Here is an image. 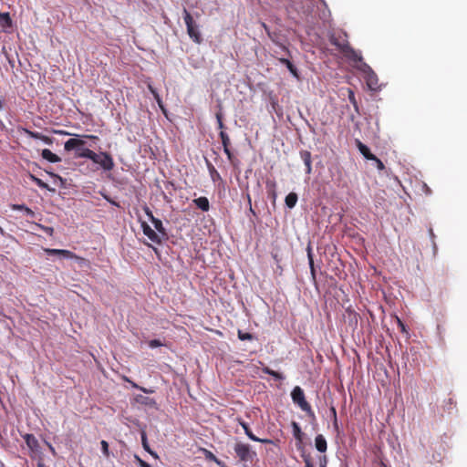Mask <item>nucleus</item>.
Instances as JSON below:
<instances>
[{
	"label": "nucleus",
	"mask_w": 467,
	"mask_h": 467,
	"mask_svg": "<svg viewBox=\"0 0 467 467\" xmlns=\"http://www.w3.org/2000/svg\"><path fill=\"white\" fill-rule=\"evenodd\" d=\"M193 203L202 211L208 212L210 209L209 200L206 197H199L194 199Z\"/></svg>",
	"instance_id": "obj_16"
},
{
	"label": "nucleus",
	"mask_w": 467,
	"mask_h": 467,
	"mask_svg": "<svg viewBox=\"0 0 467 467\" xmlns=\"http://www.w3.org/2000/svg\"><path fill=\"white\" fill-rule=\"evenodd\" d=\"M397 323H398V326L400 328L401 332L408 333L406 326L399 317H397Z\"/></svg>",
	"instance_id": "obj_39"
},
{
	"label": "nucleus",
	"mask_w": 467,
	"mask_h": 467,
	"mask_svg": "<svg viewBox=\"0 0 467 467\" xmlns=\"http://www.w3.org/2000/svg\"><path fill=\"white\" fill-rule=\"evenodd\" d=\"M306 251H307V258H308V263H309L310 274H311L312 279L316 280V269H315V265H314V259H313V254H312L311 247L308 246Z\"/></svg>",
	"instance_id": "obj_20"
},
{
	"label": "nucleus",
	"mask_w": 467,
	"mask_h": 467,
	"mask_svg": "<svg viewBox=\"0 0 467 467\" xmlns=\"http://www.w3.org/2000/svg\"><path fill=\"white\" fill-rule=\"evenodd\" d=\"M326 465H327V458H326V456H324L320 459V467H326Z\"/></svg>",
	"instance_id": "obj_48"
},
{
	"label": "nucleus",
	"mask_w": 467,
	"mask_h": 467,
	"mask_svg": "<svg viewBox=\"0 0 467 467\" xmlns=\"http://www.w3.org/2000/svg\"><path fill=\"white\" fill-rule=\"evenodd\" d=\"M315 446L320 452H325L327 449V443L325 437L322 434H318L315 439Z\"/></svg>",
	"instance_id": "obj_15"
},
{
	"label": "nucleus",
	"mask_w": 467,
	"mask_h": 467,
	"mask_svg": "<svg viewBox=\"0 0 467 467\" xmlns=\"http://www.w3.org/2000/svg\"><path fill=\"white\" fill-rule=\"evenodd\" d=\"M356 145L359 150V152L367 159V160H376V156L370 152V150L367 145L362 143L360 140H356Z\"/></svg>",
	"instance_id": "obj_14"
},
{
	"label": "nucleus",
	"mask_w": 467,
	"mask_h": 467,
	"mask_svg": "<svg viewBox=\"0 0 467 467\" xmlns=\"http://www.w3.org/2000/svg\"><path fill=\"white\" fill-rule=\"evenodd\" d=\"M275 183L273 182H266L268 195L271 196L274 200L276 197V193H275Z\"/></svg>",
	"instance_id": "obj_28"
},
{
	"label": "nucleus",
	"mask_w": 467,
	"mask_h": 467,
	"mask_svg": "<svg viewBox=\"0 0 467 467\" xmlns=\"http://www.w3.org/2000/svg\"><path fill=\"white\" fill-rule=\"evenodd\" d=\"M3 109V101L0 99V109Z\"/></svg>",
	"instance_id": "obj_56"
},
{
	"label": "nucleus",
	"mask_w": 467,
	"mask_h": 467,
	"mask_svg": "<svg viewBox=\"0 0 467 467\" xmlns=\"http://www.w3.org/2000/svg\"><path fill=\"white\" fill-rule=\"evenodd\" d=\"M237 336H238V338L242 341L254 339V336L251 333L243 332L240 329L237 332Z\"/></svg>",
	"instance_id": "obj_27"
},
{
	"label": "nucleus",
	"mask_w": 467,
	"mask_h": 467,
	"mask_svg": "<svg viewBox=\"0 0 467 467\" xmlns=\"http://www.w3.org/2000/svg\"><path fill=\"white\" fill-rule=\"evenodd\" d=\"M149 346L151 348H158V347H161V346H163L162 342L159 339H152L149 342Z\"/></svg>",
	"instance_id": "obj_36"
},
{
	"label": "nucleus",
	"mask_w": 467,
	"mask_h": 467,
	"mask_svg": "<svg viewBox=\"0 0 467 467\" xmlns=\"http://www.w3.org/2000/svg\"><path fill=\"white\" fill-rule=\"evenodd\" d=\"M429 233H430V235L431 236V238H434V233L431 228H430Z\"/></svg>",
	"instance_id": "obj_55"
},
{
	"label": "nucleus",
	"mask_w": 467,
	"mask_h": 467,
	"mask_svg": "<svg viewBox=\"0 0 467 467\" xmlns=\"http://www.w3.org/2000/svg\"><path fill=\"white\" fill-rule=\"evenodd\" d=\"M279 62L285 65V67L292 63L289 59L284 57L279 58Z\"/></svg>",
	"instance_id": "obj_45"
},
{
	"label": "nucleus",
	"mask_w": 467,
	"mask_h": 467,
	"mask_svg": "<svg viewBox=\"0 0 467 467\" xmlns=\"http://www.w3.org/2000/svg\"><path fill=\"white\" fill-rule=\"evenodd\" d=\"M367 85L371 90H377L379 88V79L375 73L372 72L368 75Z\"/></svg>",
	"instance_id": "obj_18"
},
{
	"label": "nucleus",
	"mask_w": 467,
	"mask_h": 467,
	"mask_svg": "<svg viewBox=\"0 0 467 467\" xmlns=\"http://www.w3.org/2000/svg\"><path fill=\"white\" fill-rule=\"evenodd\" d=\"M203 453H204L205 459L208 461L214 462L217 459V457L212 451H210L206 449H203Z\"/></svg>",
	"instance_id": "obj_33"
},
{
	"label": "nucleus",
	"mask_w": 467,
	"mask_h": 467,
	"mask_svg": "<svg viewBox=\"0 0 467 467\" xmlns=\"http://www.w3.org/2000/svg\"><path fill=\"white\" fill-rule=\"evenodd\" d=\"M85 137L91 139V140H99L98 136H95V135H86Z\"/></svg>",
	"instance_id": "obj_53"
},
{
	"label": "nucleus",
	"mask_w": 467,
	"mask_h": 467,
	"mask_svg": "<svg viewBox=\"0 0 467 467\" xmlns=\"http://www.w3.org/2000/svg\"><path fill=\"white\" fill-rule=\"evenodd\" d=\"M141 443H142V447L143 449L148 451L151 456H153L154 458H158V455L155 451H153L150 448V445L148 443V440H147V435L145 433V431H142L141 432Z\"/></svg>",
	"instance_id": "obj_22"
},
{
	"label": "nucleus",
	"mask_w": 467,
	"mask_h": 467,
	"mask_svg": "<svg viewBox=\"0 0 467 467\" xmlns=\"http://www.w3.org/2000/svg\"><path fill=\"white\" fill-rule=\"evenodd\" d=\"M297 199H298V197L296 192L288 193L285 200V205L290 209L294 208L297 202Z\"/></svg>",
	"instance_id": "obj_21"
},
{
	"label": "nucleus",
	"mask_w": 467,
	"mask_h": 467,
	"mask_svg": "<svg viewBox=\"0 0 467 467\" xmlns=\"http://www.w3.org/2000/svg\"><path fill=\"white\" fill-rule=\"evenodd\" d=\"M23 439L32 452H38L39 451V442L35 435L26 433L23 435Z\"/></svg>",
	"instance_id": "obj_11"
},
{
	"label": "nucleus",
	"mask_w": 467,
	"mask_h": 467,
	"mask_svg": "<svg viewBox=\"0 0 467 467\" xmlns=\"http://www.w3.org/2000/svg\"><path fill=\"white\" fill-rule=\"evenodd\" d=\"M234 451L241 462H252L256 457V452L252 450L251 445L242 441L235 442Z\"/></svg>",
	"instance_id": "obj_4"
},
{
	"label": "nucleus",
	"mask_w": 467,
	"mask_h": 467,
	"mask_svg": "<svg viewBox=\"0 0 467 467\" xmlns=\"http://www.w3.org/2000/svg\"><path fill=\"white\" fill-rule=\"evenodd\" d=\"M348 96L349 102L353 105L355 110L358 112V105L355 97V93L351 88H348Z\"/></svg>",
	"instance_id": "obj_25"
},
{
	"label": "nucleus",
	"mask_w": 467,
	"mask_h": 467,
	"mask_svg": "<svg viewBox=\"0 0 467 467\" xmlns=\"http://www.w3.org/2000/svg\"><path fill=\"white\" fill-rule=\"evenodd\" d=\"M286 67L295 77L298 78L297 69L293 63L289 64Z\"/></svg>",
	"instance_id": "obj_37"
},
{
	"label": "nucleus",
	"mask_w": 467,
	"mask_h": 467,
	"mask_svg": "<svg viewBox=\"0 0 467 467\" xmlns=\"http://www.w3.org/2000/svg\"><path fill=\"white\" fill-rule=\"evenodd\" d=\"M142 231L143 234L154 244H161V238L160 235L151 229L150 225H148L146 223H143L142 225Z\"/></svg>",
	"instance_id": "obj_8"
},
{
	"label": "nucleus",
	"mask_w": 467,
	"mask_h": 467,
	"mask_svg": "<svg viewBox=\"0 0 467 467\" xmlns=\"http://www.w3.org/2000/svg\"><path fill=\"white\" fill-rule=\"evenodd\" d=\"M291 398L295 404H296L303 411H305L309 417L315 419V413L311 408V405L306 401L304 390L299 387L296 386L292 392Z\"/></svg>",
	"instance_id": "obj_3"
},
{
	"label": "nucleus",
	"mask_w": 467,
	"mask_h": 467,
	"mask_svg": "<svg viewBox=\"0 0 467 467\" xmlns=\"http://www.w3.org/2000/svg\"><path fill=\"white\" fill-rule=\"evenodd\" d=\"M63 249H46V253L49 255H60Z\"/></svg>",
	"instance_id": "obj_35"
},
{
	"label": "nucleus",
	"mask_w": 467,
	"mask_h": 467,
	"mask_svg": "<svg viewBox=\"0 0 467 467\" xmlns=\"http://www.w3.org/2000/svg\"><path fill=\"white\" fill-rule=\"evenodd\" d=\"M275 43H276V45H277L278 47H280L284 51H285L286 53H288V54H289V50L286 48V47H285V46H284V45H283V44H281V43H277V42H275Z\"/></svg>",
	"instance_id": "obj_50"
},
{
	"label": "nucleus",
	"mask_w": 467,
	"mask_h": 467,
	"mask_svg": "<svg viewBox=\"0 0 467 467\" xmlns=\"http://www.w3.org/2000/svg\"><path fill=\"white\" fill-rule=\"evenodd\" d=\"M215 117H216V120H217V124H218V129H220L221 130H223V129L225 127L223 122V113L221 111H219L216 113Z\"/></svg>",
	"instance_id": "obj_31"
},
{
	"label": "nucleus",
	"mask_w": 467,
	"mask_h": 467,
	"mask_svg": "<svg viewBox=\"0 0 467 467\" xmlns=\"http://www.w3.org/2000/svg\"><path fill=\"white\" fill-rule=\"evenodd\" d=\"M85 144L86 142L84 140L72 138L65 142L64 148L67 151L75 150L76 158H88L91 161H96L97 153L88 148H84Z\"/></svg>",
	"instance_id": "obj_1"
},
{
	"label": "nucleus",
	"mask_w": 467,
	"mask_h": 467,
	"mask_svg": "<svg viewBox=\"0 0 467 467\" xmlns=\"http://www.w3.org/2000/svg\"><path fill=\"white\" fill-rule=\"evenodd\" d=\"M0 19L2 20L3 27H10L12 26V20L8 13H0Z\"/></svg>",
	"instance_id": "obj_24"
},
{
	"label": "nucleus",
	"mask_w": 467,
	"mask_h": 467,
	"mask_svg": "<svg viewBox=\"0 0 467 467\" xmlns=\"http://www.w3.org/2000/svg\"><path fill=\"white\" fill-rule=\"evenodd\" d=\"M22 130H23V132H25L30 138L41 140L42 141H44L46 144H48V145H51L53 143V139L52 138H50L48 136H46V135H43L40 132L32 131V130H30L28 129H26V128H23Z\"/></svg>",
	"instance_id": "obj_12"
},
{
	"label": "nucleus",
	"mask_w": 467,
	"mask_h": 467,
	"mask_svg": "<svg viewBox=\"0 0 467 467\" xmlns=\"http://www.w3.org/2000/svg\"><path fill=\"white\" fill-rule=\"evenodd\" d=\"M96 161H92L94 163L99 164L105 171H111L114 168V161L109 153L102 151L97 153Z\"/></svg>",
	"instance_id": "obj_6"
},
{
	"label": "nucleus",
	"mask_w": 467,
	"mask_h": 467,
	"mask_svg": "<svg viewBox=\"0 0 467 467\" xmlns=\"http://www.w3.org/2000/svg\"><path fill=\"white\" fill-rule=\"evenodd\" d=\"M41 156L43 159L52 163L59 162L61 161V159L57 154L53 153L48 149H44L41 152Z\"/></svg>",
	"instance_id": "obj_17"
},
{
	"label": "nucleus",
	"mask_w": 467,
	"mask_h": 467,
	"mask_svg": "<svg viewBox=\"0 0 467 467\" xmlns=\"http://www.w3.org/2000/svg\"><path fill=\"white\" fill-rule=\"evenodd\" d=\"M56 133L63 134V131H55Z\"/></svg>",
	"instance_id": "obj_58"
},
{
	"label": "nucleus",
	"mask_w": 467,
	"mask_h": 467,
	"mask_svg": "<svg viewBox=\"0 0 467 467\" xmlns=\"http://www.w3.org/2000/svg\"><path fill=\"white\" fill-rule=\"evenodd\" d=\"M30 178L38 187L42 189H49L48 185L46 182H44L41 179L36 177L33 174L30 175Z\"/></svg>",
	"instance_id": "obj_29"
},
{
	"label": "nucleus",
	"mask_w": 467,
	"mask_h": 467,
	"mask_svg": "<svg viewBox=\"0 0 467 467\" xmlns=\"http://www.w3.org/2000/svg\"><path fill=\"white\" fill-rule=\"evenodd\" d=\"M300 157L306 166V173L310 174L312 172V157L311 152L308 150H301Z\"/></svg>",
	"instance_id": "obj_13"
},
{
	"label": "nucleus",
	"mask_w": 467,
	"mask_h": 467,
	"mask_svg": "<svg viewBox=\"0 0 467 467\" xmlns=\"http://www.w3.org/2000/svg\"><path fill=\"white\" fill-rule=\"evenodd\" d=\"M245 434L248 436L249 439H251L252 441H255V440H258V437H256L251 431V429L249 428L248 424L245 423V422H243L241 423Z\"/></svg>",
	"instance_id": "obj_26"
},
{
	"label": "nucleus",
	"mask_w": 467,
	"mask_h": 467,
	"mask_svg": "<svg viewBox=\"0 0 467 467\" xmlns=\"http://www.w3.org/2000/svg\"><path fill=\"white\" fill-rule=\"evenodd\" d=\"M262 26L265 28V32L267 33V35L269 36V37H270L273 41H275V40H274V38H273V36H272V35H271V32H270V30H269L268 26L265 25V23H262Z\"/></svg>",
	"instance_id": "obj_46"
},
{
	"label": "nucleus",
	"mask_w": 467,
	"mask_h": 467,
	"mask_svg": "<svg viewBox=\"0 0 467 467\" xmlns=\"http://www.w3.org/2000/svg\"><path fill=\"white\" fill-rule=\"evenodd\" d=\"M376 162L377 168L380 171L385 169L383 162L376 156V160H373Z\"/></svg>",
	"instance_id": "obj_40"
},
{
	"label": "nucleus",
	"mask_w": 467,
	"mask_h": 467,
	"mask_svg": "<svg viewBox=\"0 0 467 467\" xmlns=\"http://www.w3.org/2000/svg\"><path fill=\"white\" fill-rule=\"evenodd\" d=\"M218 466L220 467H227L225 465V463L223 462H222L221 460H219L218 458L216 459V461L214 462Z\"/></svg>",
	"instance_id": "obj_49"
},
{
	"label": "nucleus",
	"mask_w": 467,
	"mask_h": 467,
	"mask_svg": "<svg viewBox=\"0 0 467 467\" xmlns=\"http://www.w3.org/2000/svg\"><path fill=\"white\" fill-rule=\"evenodd\" d=\"M101 449L104 456L109 457V443L106 441H101Z\"/></svg>",
	"instance_id": "obj_34"
},
{
	"label": "nucleus",
	"mask_w": 467,
	"mask_h": 467,
	"mask_svg": "<svg viewBox=\"0 0 467 467\" xmlns=\"http://www.w3.org/2000/svg\"><path fill=\"white\" fill-rule=\"evenodd\" d=\"M254 441H258V442L265 443V444H271V443H273V441L270 440V439H260V438H258V440H255Z\"/></svg>",
	"instance_id": "obj_43"
},
{
	"label": "nucleus",
	"mask_w": 467,
	"mask_h": 467,
	"mask_svg": "<svg viewBox=\"0 0 467 467\" xmlns=\"http://www.w3.org/2000/svg\"><path fill=\"white\" fill-rule=\"evenodd\" d=\"M46 443H47V447H48V449H49L50 452H51L53 455H57L56 450H55V448L52 446V444H51V443H49V442H47V441Z\"/></svg>",
	"instance_id": "obj_47"
},
{
	"label": "nucleus",
	"mask_w": 467,
	"mask_h": 467,
	"mask_svg": "<svg viewBox=\"0 0 467 467\" xmlns=\"http://www.w3.org/2000/svg\"><path fill=\"white\" fill-rule=\"evenodd\" d=\"M148 88L150 91V93L153 95L154 99L157 100L159 105H161V100L160 95L158 94L156 89L152 87L151 84H148Z\"/></svg>",
	"instance_id": "obj_32"
},
{
	"label": "nucleus",
	"mask_w": 467,
	"mask_h": 467,
	"mask_svg": "<svg viewBox=\"0 0 467 467\" xmlns=\"http://www.w3.org/2000/svg\"><path fill=\"white\" fill-rule=\"evenodd\" d=\"M219 135H220V138H221V140H222V144H223V151L226 154L227 159L229 160V161L233 162V161H234V154L232 153V151L230 150V145H231L230 138H229L228 134L225 131H223V130H221Z\"/></svg>",
	"instance_id": "obj_7"
},
{
	"label": "nucleus",
	"mask_w": 467,
	"mask_h": 467,
	"mask_svg": "<svg viewBox=\"0 0 467 467\" xmlns=\"http://www.w3.org/2000/svg\"><path fill=\"white\" fill-rule=\"evenodd\" d=\"M333 426L336 430H338L337 418L333 420Z\"/></svg>",
	"instance_id": "obj_52"
},
{
	"label": "nucleus",
	"mask_w": 467,
	"mask_h": 467,
	"mask_svg": "<svg viewBox=\"0 0 467 467\" xmlns=\"http://www.w3.org/2000/svg\"><path fill=\"white\" fill-rule=\"evenodd\" d=\"M123 379L129 383H130V385L132 386V388H135V389H140L141 391H143L144 393H150V392H152L151 390H148L147 389L145 388H142V387H140L138 384H136L135 382L131 381L128 377L124 376L123 377Z\"/></svg>",
	"instance_id": "obj_30"
},
{
	"label": "nucleus",
	"mask_w": 467,
	"mask_h": 467,
	"mask_svg": "<svg viewBox=\"0 0 467 467\" xmlns=\"http://www.w3.org/2000/svg\"><path fill=\"white\" fill-rule=\"evenodd\" d=\"M292 428H293V435H294L295 439L298 441L299 444H302L304 434L301 431L299 424L296 421H293Z\"/></svg>",
	"instance_id": "obj_19"
},
{
	"label": "nucleus",
	"mask_w": 467,
	"mask_h": 467,
	"mask_svg": "<svg viewBox=\"0 0 467 467\" xmlns=\"http://www.w3.org/2000/svg\"><path fill=\"white\" fill-rule=\"evenodd\" d=\"M330 411H331V414H332V416H333V420H334L335 418H337V410H336L335 407H331V408H330Z\"/></svg>",
	"instance_id": "obj_51"
},
{
	"label": "nucleus",
	"mask_w": 467,
	"mask_h": 467,
	"mask_svg": "<svg viewBox=\"0 0 467 467\" xmlns=\"http://www.w3.org/2000/svg\"><path fill=\"white\" fill-rule=\"evenodd\" d=\"M262 370H263L264 373L272 376L276 380H283L284 379L283 374H281V373H279L277 371H275V370L271 369L268 367H264L262 368Z\"/></svg>",
	"instance_id": "obj_23"
},
{
	"label": "nucleus",
	"mask_w": 467,
	"mask_h": 467,
	"mask_svg": "<svg viewBox=\"0 0 467 467\" xmlns=\"http://www.w3.org/2000/svg\"><path fill=\"white\" fill-rule=\"evenodd\" d=\"M145 213L147 214V216L149 217V219L150 220V222L153 223L155 229L161 234H162L163 236H166L167 234H166V230L162 224V222L158 219V218H155L152 214V212L147 207L145 208Z\"/></svg>",
	"instance_id": "obj_9"
},
{
	"label": "nucleus",
	"mask_w": 467,
	"mask_h": 467,
	"mask_svg": "<svg viewBox=\"0 0 467 467\" xmlns=\"http://www.w3.org/2000/svg\"><path fill=\"white\" fill-rule=\"evenodd\" d=\"M135 457H136V460L138 461L140 467H151L148 462L141 460L140 457H138V456H135Z\"/></svg>",
	"instance_id": "obj_42"
},
{
	"label": "nucleus",
	"mask_w": 467,
	"mask_h": 467,
	"mask_svg": "<svg viewBox=\"0 0 467 467\" xmlns=\"http://www.w3.org/2000/svg\"><path fill=\"white\" fill-rule=\"evenodd\" d=\"M24 212H25V213L27 216H30V217H34L35 216V213L30 208H28L27 206L25 208Z\"/></svg>",
	"instance_id": "obj_44"
},
{
	"label": "nucleus",
	"mask_w": 467,
	"mask_h": 467,
	"mask_svg": "<svg viewBox=\"0 0 467 467\" xmlns=\"http://www.w3.org/2000/svg\"><path fill=\"white\" fill-rule=\"evenodd\" d=\"M304 462L306 464V467H315L311 462L309 455H303Z\"/></svg>",
	"instance_id": "obj_38"
},
{
	"label": "nucleus",
	"mask_w": 467,
	"mask_h": 467,
	"mask_svg": "<svg viewBox=\"0 0 467 467\" xmlns=\"http://www.w3.org/2000/svg\"><path fill=\"white\" fill-rule=\"evenodd\" d=\"M37 467H47L43 462L39 461L37 462Z\"/></svg>",
	"instance_id": "obj_54"
},
{
	"label": "nucleus",
	"mask_w": 467,
	"mask_h": 467,
	"mask_svg": "<svg viewBox=\"0 0 467 467\" xmlns=\"http://www.w3.org/2000/svg\"><path fill=\"white\" fill-rule=\"evenodd\" d=\"M26 207V206L24 204H12L11 205L12 210H15V211H25Z\"/></svg>",
	"instance_id": "obj_41"
},
{
	"label": "nucleus",
	"mask_w": 467,
	"mask_h": 467,
	"mask_svg": "<svg viewBox=\"0 0 467 467\" xmlns=\"http://www.w3.org/2000/svg\"><path fill=\"white\" fill-rule=\"evenodd\" d=\"M330 42L335 46L348 59L354 62L361 61L362 57L354 48L351 47L346 36H332Z\"/></svg>",
	"instance_id": "obj_2"
},
{
	"label": "nucleus",
	"mask_w": 467,
	"mask_h": 467,
	"mask_svg": "<svg viewBox=\"0 0 467 467\" xmlns=\"http://www.w3.org/2000/svg\"><path fill=\"white\" fill-rule=\"evenodd\" d=\"M184 22L187 27V33L193 42L200 44L202 42V36L198 29V25L194 22L192 15L184 8Z\"/></svg>",
	"instance_id": "obj_5"
},
{
	"label": "nucleus",
	"mask_w": 467,
	"mask_h": 467,
	"mask_svg": "<svg viewBox=\"0 0 467 467\" xmlns=\"http://www.w3.org/2000/svg\"><path fill=\"white\" fill-rule=\"evenodd\" d=\"M60 255H62L65 258L75 259L80 266L88 267L90 265V263L88 259L80 257L69 250L63 249L62 254Z\"/></svg>",
	"instance_id": "obj_10"
},
{
	"label": "nucleus",
	"mask_w": 467,
	"mask_h": 467,
	"mask_svg": "<svg viewBox=\"0 0 467 467\" xmlns=\"http://www.w3.org/2000/svg\"><path fill=\"white\" fill-rule=\"evenodd\" d=\"M248 202H249V204L251 205V198L249 195H248Z\"/></svg>",
	"instance_id": "obj_57"
}]
</instances>
